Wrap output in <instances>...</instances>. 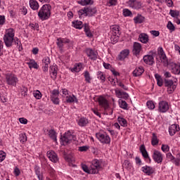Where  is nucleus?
I'll list each match as a JSON object with an SVG mask.
<instances>
[{"mask_svg": "<svg viewBox=\"0 0 180 180\" xmlns=\"http://www.w3.org/2000/svg\"><path fill=\"white\" fill-rule=\"evenodd\" d=\"M68 43H70V39L67 38H58L56 41V44L60 51H63L64 45L68 44Z\"/></svg>", "mask_w": 180, "mask_h": 180, "instance_id": "obj_13", "label": "nucleus"}, {"mask_svg": "<svg viewBox=\"0 0 180 180\" xmlns=\"http://www.w3.org/2000/svg\"><path fill=\"white\" fill-rule=\"evenodd\" d=\"M115 92L117 98L120 99H129V94L122 91L119 89H115Z\"/></svg>", "mask_w": 180, "mask_h": 180, "instance_id": "obj_17", "label": "nucleus"}, {"mask_svg": "<svg viewBox=\"0 0 180 180\" xmlns=\"http://www.w3.org/2000/svg\"><path fill=\"white\" fill-rule=\"evenodd\" d=\"M155 78L157 81V84L158 86H162L163 85V81H162V77L160 76L158 74L155 75Z\"/></svg>", "mask_w": 180, "mask_h": 180, "instance_id": "obj_43", "label": "nucleus"}, {"mask_svg": "<svg viewBox=\"0 0 180 180\" xmlns=\"http://www.w3.org/2000/svg\"><path fill=\"white\" fill-rule=\"evenodd\" d=\"M139 150L145 160H150L148 152H147V150L146 149V146L144 145H141L139 148Z\"/></svg>", "mask_w": 180, "mask_h": 180, "instance_id": "obj_27", "label": "nucleus"}, {"mask_svg": "<svg viewBox=\"0 0 180 180\" xmlns=\"http://www.w3.org/2000/svg\"><path fill=\"white\" fill-rule=\"evenodd\" d=\"M15 30L9 28L6 30V33L4 36V42L6 47H12L13 44V40L15 39Z\"/></svg>", "mask_w": 180, "mask_h": 180, "instance_id": "obj_3", "label": "nucleus"}, {"mask_svg": "<svg viewBox=\"0 0 180 180\" xmlns=\"http://www.w3.org/2000/svg\"><path fill=\"white\" fill-rule=\"evenodd\" d=\"M97 78L98 79H100V81L103 83L105 81H106V77H105V74L102 72L101 71H98L97 72Z\"/></svg>", "mask_w": 180, "mask_h": 180, "instance_id": "obj_38", "label": "nucleus"}, {"mask_svg": "<svg viewBox=\"0 0 180 180\" xmlns=\"http://www.w3.org/2000/svg\"><path fill=\"white\" fill-rule=\"evenodd\" d=\"M119 25H112L110 27L112 35L120 36V30H119Z\"/></svg>", "mask_w": 180, "mask_h": 180, "instance_id": "obj_28", "label": "nucleus"}, {"mask_svg": "<svg viewBox=\"0 0 180 180\" xmlns=\"http://www.w3.org/2000/svg\"><path fill=\"white\" fill-rule=\"evenodd\" d=\"M120 37V35H112L111 36V41H112V44H116V43H117V41H119V37Z\"/></svg>", "mask_w": 180, "mask_h": 180, "instance_id": "obj_56", "label": "nucleus"}, {"mask_svg": "<svg viewBox=\"0 0 180 180\" xmlns=\"http://www.w3.org/2000/svg\"><path fill=\"white\" fill-rule=\"evenodd\" d=\"M146 106L150 109V110H153V109H155V104H154V102L151 101L146 103Z\"/></svg>", "mask_w": 180, "mask_h": 180, "instance_id": "obj_51", "label": "nucleus"}, {"mask_svg": "<svg viewBox=\"0 0 180 180\" xmlns=\"http://www.w3.org/2000/svg\"><path fill=\"white\" fill-rule=\"evenodd\" d=\"M127 4L129 8H131L132 9H141L142 4L140 1L137 0H129L127 2Z\"/></svg>", "mask_w": 180, "mask_h": 180, "instance_id": "obj_10", "label": "nucleus"}, {"mask_svg": "<svg viewBox=\"0 0 180 180\" xmlns=\"http://www.w3.org/2000/svg\"><path fill=\"white\" fill-rule=\"evenodd\" d=\"M79 151H80L81 153H84L85 151H88V150H89V146H80L79 147Z\"/></svg>", "mask_w": 180, "mask_h": 180, "instance_id": "obj_61", "label": "nucleus"}, {"mask_svg": "<svg viewBox=\"0 0 180 180\" xmlns=\"http://www.w3.org/2000/svg\"><path fill=\"white\" fill-rule=\"evenodd\" d=\"M169 14L170 15V16H172V18H174V19L179 18V11L177 10H170Z\"/></svg>", "mask_w": 180, "mask_h": 180, "instance_id": "obj_40", "label": "nucleus"}, {"mask_svg": "<svg viewBox=\"0 0 180 180\" xmlns=\"http://www.w3.org/2000/svg\"><path fill=\"white\" fill-rule=\"evenodd\" d=\"M49 72L50 75L53 79H56L57 78V72H58V68L57 67V65L53 64L49 67Z\"/></svg>", "mask_w": 180, "mask_h": 180, "instance_id": "obj_16", "label": "nucleus"}, {"mask_svg": "<svg viewBox=\"0 0 180 180\" xmlns=\"http://www.w3.org/2000/svg\"><path fill=\"white\" fill-rule=\"evenodd\" d=\"M117 4V0H108V6H115Z\"/></svg>", "mask_w": 180, "mask_h": 180, "instance_id": "obj_63", "label": "nucleus"}, {"mask_svg": "<svg viewBox=\"0 0 180 180\" xmlns=\"http://www.w3.org/2000/svg\"><path fill=\"white\" fill-rule=\"evenodd\" d=\"M129 54H130V51H129V49H124L120 52V55L118 56V59L120 61H123V60L129 56Z\"/></svg>", "mask_w": 180, "mask_h": 180, "instance_id": "obj_24", "label": "nucleus"}, {"mask_svg": "<svg viewBox=\"0 0 180 180\" xmlns=\"http://www.w3.org/2000/svg\"><path fill=\"white\" fill-rule=\"evenodd\" d=\"M50 16H51V6L50 4L43 5L38 12V18L43 21L50 19Z\"/></svg>", "mask_w": 180, "mask_h": 180, "instance_id": "obj_2", "label": "nucleus"}, {"mask_svg": "<svg viewBox=\"0 0 180 180\" xmlns=\"http://www.w3.org/2000/svg\"><path fill=\"white\" fill-rule=\"evenodd\" d=\"M86 53L87 57H89L90 60H92V61H96V60H98V51L91 48H87L86 49Z\"/></svg>", "mask_w": 180, "mask_h": 180, "instance_id": "obj_9", "label": "nucleus"}, {"mask_svg": "<svg viewBox=\"0 0 180 180\" xmlns=\"http://www.w3.org/2000/svg\"><path fill=\"white\" fill-rule=\"evenodd\" d=\"M33 95L37 99H41V92H40V91H34Z\"/></svg>", "mask_w": 180, "mask_h": 180, "instance_id": "obj_57", "label": "nucleus"}, {"mask_svg": "<svg viewBox=\"0 0 180 180\" xmlns=\"http://www.w3.org/2000/svg\"><path fill=\"white\" fill-rule=\"evenodd\" d=\"M78 15L79 18H82L83 16H86V7L83 9H80L77 11Z\"/></svg>", "mask_w": 180, "mask_h": 180, "instance_id": "obj_50", "label": "nucleus"}, {"mask_svg": "<svg viewBox=\"0 0 180 180\" xmlns=\"http://www.w3.org/2000/svg\"><path fill=\"white\" fill-rule=\"evenodd\" d=\"M13 174L15 176H19L20 175V169L18 167V166H15L13 169Z\"/></svg>", "mask_w": 180, "mask_h": 180, "instance_id": "obj_60", "label": "nucleus"}, {"mask_svg": "<svg viewBox=\"0 0 180 180\" xmlns=\"http://www.w3.org/2000/svg\"><path fill=\"white\" fill-rule=\"evenodd\" d=\"M51 60L49 56H45L42 59V65H49Z\"/></svg>", "mask_w": 180, "mask_h": 180, "instance_id": "obj_49", "label": "nucleus"}, {"mask_svg": "<svg viewBox=\"0 0 180 180\" xmlns=\"http://www.w3.org/2000/svg\"><path fill=\"white\" fill-rule=\"evenodd\" d=\"M78 125L80 126V127H85L88 123H89V121L86 117H81L78 122Z\"/></svg>", "mask_w": 180, "mask_h": 180, "instance_id": "obj_29", "label": "nucleus"}, {"mask_svg": "<svg viewBox=\"0 0 180 180\" xmlns=\"http://www.w3.org/2000/svg\"><path fill=\"white\" fill-rule=\"evenodd\" d=\"M158 143H160V140H158V137L155 134V133L152 134V139L151 144L152 146H158Z\"/></svg>", "mask_w": 180, "mask_h": 180, "instance_id": "obj_34", "label": "nucleus"}, {"mask_svg": "<svg viewBox=\"0 0 180 180\" xmlns=\"http://www.w3.org/2000/svg\"><path fill=\"white\" fill-rule=\"evenodd\" d=\"M98 102L99 104V106H101V108H103L105 110H108L109 109V102L106 99V98L101 96L98 98Z\"/></svg>", "mask_w": 180, "mask_h": 180, "instance_id": "obj_11", "label": "nucleus"}, {"mask_svg": "<svg viewBox=\"0 0 180 180\" xmlns=\"http://www.w3.org/2000/svg\"><path fill=\"white\" fill-rule=\"evenodd\" d=\"M49 136L50 139H51L53 141L57 143V132H56L54 129H50L49 131Z\"/></svg>", "mask_w": 180, "mask_h": 180, "instance_id": "obj_33", "label": "nucleus"}, {"mask_svg": "<svg viewBox=\"0 0 180 180\" xmlns=\"http://www.w3.org/2000/svg\"><path fill=\"white\" fill-rule=\"evenodd\" d=\"M118 103H119V106L120 108H121V109H123L124 110H129V105L127 104V103L125 101H123L122 99L118 100Z\"/></svg>", "mask_w": 180, "mask_h": 180, "instance_id": "obj_30", "label": "nucleus"}, {"mask_svg": "<svg viewBox=\"0 0 180 180\" xmlns=\"http://www.w3.org/2000/svg\"><path fill=\"white\" fill-rule=\"evenodd\" d=\"M117 84L118 86H120V88H122V89H124V91H127L129 89V87H127V86L124 85V84H123V82H122V81L119 80V79H117Z\"/></svg>", "mask_w": 180, "mask_h": 180, "instance_id": "obj_48", "label": "nucleus"}, {"mask_svg": "<svg viewBox=\"0 0 180 180\" xmlns=\"http://www.w3.org/2000/svg\"><path fill=\"white\" fill-rule=\"evenodd\" d=\"M51 98H56L60 96V91L58 89H53L51 91Z\"/></svg>", "mask_w": 180, "mask_h": 180, "instance_id": "obj_47", "label": "nucleus"}, {"mask_svg": "<svg viewBox=\"0 0 180 180\" xmlns=\"http://www.w3.org/2000/svg\"><path fill=\"white\" fill-rule=\"evenodd\" d=\"M123 15L125 16V18L128 16H133V13L127 8H124L123 10Z\"/></svg>", "mask_w": 180, "mask_h": 180, "instance_id": "obj_53", "label": "nucleus"}, {"mask_svg": "<svg viewBox=\"0 0 180 180\" xmlns=\"http://www.w3.org/2000/svg\"><path fill=\"white\" fill-rule=\"evenodd\" d=\"M51 101L54 105H60V98L58 97H51Z\"/></svg>", "mask_w": 180, "mask_h": 180, "instance_id": "obj_58", "label": "nucleus"}, {"mask_svg": "<svg viewBox=\"0 0 180 180\" xmlns=\"http://www.w3.org/2000/svg\"><path fill=\"white\" fill-rule=\"evenodd\" d=\"M122 167L123 168H126L128 171H130L132 168L131 163H130L129 160H124Z\"/></svg>", "mask_w": 180, "mask_h": 180, "instance_id": "obj_46", "label": "nucleus"}, {"mask_svg": "<svg viewBox=\"0 0 180 180\" xmlns=\"http://www.w3.org/2000/svg\"><path fill=\"white\" fill-rule=\"evenodd\" d=\"M84 32L87 37H92V32L89 30V25L88 24H84Z\"/></svg>", "mask_w": 180, "mask_h": 180, "instance_id": "obj_44", "label": "nucleus"}, {"mask_svg": "<svg viewBox=\"0 0 180 180\" xmlns=\"http://www.w3.org/2000/svg\"><path fill=\"white\" fill-rule=\"evenodd\" d=\"M152 158L157 164H161L164 160V155L158 150H154L152 154Z\"/></svg>", "mask_w": 180, "mask_h": 180, "instance_id": "obj_7", "label": "nucleus"}, {"mask_svg": "<svg viewBox=\"0 0 180 180\" xmlns=\"http://www.w3.org/2000/svg\"><path fill=\"white\" fill-rule=\"evenodd\" d=\"M143 63L148 65H153L155 63L153 55H145L143 58Z\"/></svg>", "mask_w": 180, "mask_h": 180, "instance_id": "obj_18", "label": "nucleus"}, {"mask_svg": "<svg viewBox=\"0 0 180 180\" xmlns=\"http://www.w3.org/2000/svg\"><path fill=\"white\" fill-rule=\"evenodd\" d=\"M145 19L146 18H144V16L140 14H138V15L134 18V23H136V25H137V24L143 23Z\"/></svg>", "mask_w": 180, "mask_h": 180, "instance_id": "obj_31", "label": "nucleus"}, {"mask_svg": "<svg viewBox=\"0 0 180 180\" xmlns=\"http://www.w3.org/2000/svg\"><path fill=\"white\" fill-rule=\"evenodd\" d=\"M101 161L99 160H94L88 167L86 165L82 164V169L86 174H98L101 169Z\"/></svg>", "mask_w": 180, "mask_h": 180, "instance_id": "obj_1", "label": "nucleus"}, {"mask_svg": "<svg viewBox=\"0 0 180 180\" xmlns=\"http://www.w3.org/2000/svg\"><path fill=\"white\" fill-rule=\"evenodd\" d=\"M79 5H82V6H85V5H93V0H82L78 1Z\"/></svg>", "mask_w": 180, "mask_h": 180, "instance_id": "obj_39", "label": "nucleus"}, {"mask_svg": "<svg viewBox=\"0 0 180 180\" xmlns=\"http://www.w3.org/2000/svg\"><path fill=\"white\" fill-rule=\"evenodd\" d=\"M169 110V103L167 101H160L158 105V112L159 113H167Z\"/></svg>", "mask_w": 180, "mask_h": 180, "instance_id": "obj_6", "label": "nucleus"}, {"mask_svg": "<svg viewBox=\"0 0 180 180\" xmlns=\"http://www.w3.org/2000/svg\"><path fill=\"white\" fill-rule=\"evenodd\" d=\"M13 41L15 45L17 46L19 51H22V50H23V47L22 46V42H20V40H19L18 37H15L14 38Z\"/></svg>", "mask_w": 180, "mask_h": 180, "instance_id": "obj_37", "label": "nucleus"}, {"mask_svg": "<svg viewBox=\"0 0 180 180\" xmlns=\"http://www.w3.org/2000/svg\"><path fill=\"white\" fill-rule=\"evenodd\" d=\"M158 53L160 57L161 62L164 65H168V59H167V56L165 55V52H164L162 47L158 48Z\"/></svg>", "mask_w": 180, "mask_h": 180, "instance_id": "obj_12", "label": "nucleus"}, {"mask_svg": "<svg viewBox=\"0 0 180 180\" xmlns=\"http://www.w3.org/2000/svg\"><path fill=\"white\" fill-rule=\"evenodd\" d=\"M65 103H78V98L74 94H71L68 96H66L65 98Z\"/></svg>", "mask_w": 180, "mask_h": 180, "instance_id": "obj_21", "label": "nucleus"}, {"mask_svg": "<svg viewBox=\"0 0 180 180\" xmlns=\"http://www.w3.org/2000/svg\"><path fill=\"white\" fill-rule=\"evenodd\" d=\"M180 128L178 124H172L169 127V136H175L178 131H179Z\"/></svg>", "mask_w": 180, "mask_h": 180, "instance_id": "obj_15", "label": "nucleus"}, {"mask_svg": "<svg viewBox=\"0 0 180 180\" xmlns=\"http://www.w3.org/2000/svg\"><path fill=\"white\" fill-rule=\"evenodd\" d=\"M117 122L122 127H127V120H126V119L122 117H118Z\"/></svg>", "mask_w": 180, "mask_h": 180, "instance_id": "obj_36", "label": "nucleus"}, {"mask_svg": "<svg viewBox=\"0 0 180 180\" xmlns=\"http://www.w3.org/2000/svg\"><path fill=\"white\" fill-rule=\"evenodd\" d=\"M167 27V29H169V30H172V32H174V30H175V26H174V24H172L171 21L168 22Z\"/></svg>", "mask_w": 180, "mask_h": 180, "instance_id": "obj_62", "label": "nucleus"}, {"mask_svg": "<svg viewBox=\"0 0 180 180\" xmlns=\"http://www.w3.org/2000/svg\"><path fill=\"white\" fill-rule=\"evenodd\" d=\"M96 137L101 144H110V136L106 133L98 132Z\"/></svg>", "mask_w": 180, "mask_h": 180, "instance_id": "obj_5", "label": "nucleus"}, {"mask_svg": "<svg viewBox=\"0 0 180 180\" xmlns=\"http://www.w3.org/2000/svg\"><path fill=\"white\" fill-rule=\"evenodd\" d=\"M161 150L163 153H168V151H169V146L167 144H162L161 146Z\"/></svg>", "mask_w": 180, "mask_h": 180, "instance_id": "obj_59", "label": "nucleus"}, {"mask_svg": "<svg viewBox=\"0 0 180 180\" xmlns=\"http://www.w3.org/2000/svg\"><path fill=\"white\" fill-rule=\"evenodd\" d=\"M30 27H31V29H33V30H39V23H32L30 24Z\"/></svg>", "mask_w": 180, "mask_h": 180, "instance_id": "obj_64", "label": "nucleus"}, {"mask_svg": "<svg viewBox=\"0 0 180 180\" xmlns=\"http://www.w3.org/2000/svg\"><path fill=\"white\" fill-rule=\"evenodd\" d=\"M84 77L85 78L86 82H87V84H91V81H92V78L91 77V75L89 74V72L85 71L84 73Z\"/></svg>", "mask_w": 180, "mask_h": 180, "instance_id": "obj_41", "label": "nucleus"}, {"mask_svg": "<svg viewBox=\"0 0 180 180\" xmlns=\"http://www.w3.org/2000/svg\"><path fill=\"white\" fill-rule=\"evenodd\" d=\"M148 34L146 33H141L139 35V41H141V43H143V44H147L148 43Z\"/></svg>", "mask_w": 180, "mask_h": 180, "instance_id": "obj_23", "label": "nucleus"}, {"mask_svg": "<svg viewBox=\"0 0 180 180\" xmlns=\"http://www.w3.org/2000/svg\"><path fill=\"white\" fill-rule=\"evenodd\" d=\"M61 92L63 94V99L66 98L67 96H68L71 94V93H70V91L67 89H62Z\"/></svg>", "mask_w": 180, "mask_h": 180, "instance_id": "obj_52", "label": "nucleus"}, {"mask_svg": "<svg viewBox=\"0 0 180 180\" xmlns=\"http://www.w3.org/2000/svg\"><path fill=\"white\" fill-rule=\"evenodd\" d=\"M141 171L142 172L146 174V175L150 176V175H153V174H154L155 170L154 169V168L151 167L150 166L146 165L141 167Z\"/></svg>", "mask_w": 180, "mask_h": 180, "instance_id": "obj_19", "label": "nucleus"}, {"mask_svg": "<svg viewBox=\"0 0 180 180\" xmlns=\"http://www.w3.org/2000/svg\"><path fill=\"white\" fill-rule=\"evenodd\" d=\"M175 89H176V85L173 84L172 86H169L167 87V94H173L174 91H175Z\"/></svg>", "mask_w": 180, "mask_h": 180, "instance_id": "obj_55", "label": "nucleus"}, {"mask_svg": "<svg viewBox=\"0 0 180 180\" xmlns=\"http://www.w3.org/2000/svg\"><path fill=\"white\" fill-rule=\"evenodd\" d=\"M172 85H174L173 80L167 79H165V86L167 88L168 86H172Z\"/></svg>", "mask_w": 180, "mask_h": 180, "instance_id": "obj_54", "label": "nucleus"}, {"mask_svg": "<svg viewBox=\"0 0 180 180\" xmlns=\"http://www.w3.org/2000/svg\"><path fill=\"white\" fill-rule=\"evenodd\" d=\"M47 155L50 161L52 162H57L58 161V157L57 156V153L53 150H49L47 152Z\"/></svg>", "mask_w": 180, "mask_h": 180, "instance_id": "obj_20", "label": "nucleus"}, {"mask_svg": "<svg viewBox=\"0 0 180 180\" xmlns=\"http://www.w3.org/2000/svg\"><path fill=\"white\" fill-rule=\"evenodd\" d=\"M6 81L8 85H12L13 86H16V84H18V77L16 75L13 74H7L6 76Z\"/></svg>", "mask_w": 180, "mask_h": 180, "instance_id": "obj_8", "label": "nucleus"}, {"mask_svg": "<svg viewBox=\"0 0 180 180\" xmlns=\"http://www.w3.org/2000/svg\"><path fill=\"white\" fill-rule=\"evenodd\" d=\"M30 8L32 9V11H39L40 6L39 5V2L36 0H30L29 1Z\"/></svg>", "mask_w": 180, "mask_h": 180, "instance_id": "obj_26", "label": "nucleus"}, {"mask_svg": "<svg viewBox=\"0 0 180 180\" xmlns=\"http://www.w3.org/2000/svg\"><path fill=\"white\" fill-rule=\"evenodd\" d=\"M85 8H86V16H94V15H95V13H96L97 12L96 7L89 6Z\"/></svg>", "mask_w": 180, "mask_h": 180, "instance_id": "obj_25", "label": "nucleus"}, {"mask_svg": "<svg viewBox=\"0 0 180 180\" xmlns=\"http://www.w3.org/2000/svg\"><path fill=\"white\" fill-rule=\"evenodd\" d=\"M27 64L30 70H32V68H34L35 70L39 68V65H37V63H36L34 60H30V61L27 62Z\"/></svg>", "mask_w": 180, "mask_h": 180, "instance_id": "obj_32", "label": "nucleus"}, {"mask_svg": "<svg viewBox=\"0 0 180 180\" xmlns=\"http://www.w3.org/2000/svg\"><path fill=\"white\" fill-rule=\"evenodd\" d=\"M72 27L75 29H82V21H73L72 22Z\"/></svg>", "mask_w": 180, "mask_h": 180, "instance_id": "obj_42", "label": "nucleus"}, {"mask_svg": "<svg viewBox=\"0 0 180 180\" xmlns=\"http://www.w3.org/2000/svg\"><path fill=\"white\" fill-rule=\"evenodd\" d=\"M62 146H67V144H70L72 141H75L77 140V137L73 132L70 131L65 132L63 137L60 138Z\"/></svg>", "mask_w": 180, "mask_h": 180, "instance_id": "obj_4", "label": "nucleus"}, {"mask_svg": "<svg viewBox=\"0 0 180 180\" xmlns=\"http://www.w3.org/2000/svg\"><path fill=\"white\" fill-rule=\"evenodd\" d=\"M172 74L174 75H179L180 74V65L178 64H175L172 68Z\"/></svg>", "mask_w": 180, "mask_h": 180, "instance_id": "obj_35", "label": "nucleus"}, {"mask_svg": "<svg viewBox=\"0 0 180 180\" xmlns=\"http://www.w3.org/2000/svg\"><path fill=\"white\" fill-rule=\"evenodd\" d=\"M144 72V68L143 66L137 67L132 72L133 77H141Z\"/></svg>", "mask_w": 180, "mask_h": 180, "instance_id": "obj_22", "label": "nucleus"}, {"mask_svg": "<svg viewBox=\"0 0 180 180\" xmlns=\"http://www.w3.org/2000/svg\"><path fill=\"white\" fill-rule=\"evenodd\" d=\"M141 50H143V46H141V44L139 42H134L132 48L133 54L134 56H139Z\"/></svg>", "mask_w": 180, "mask_h": 180, "instance_id": "obj_14", "label": "nucleus"}, {"mask_svg": "<svg viewBox=\"0 0 180 180\" xmlns=\"http://www.w3.org/2000/svg\"><path fill=\"white\" fill-rule=\"evenodd\" d=\"M81 70H82V63H77L75 65L72 71H74L75 72H79Z\"/></svg>", "mask_w": 180, "mask_h": 180, "instance_id": "obj_45", "label": "nucleus"}]
</instances>
